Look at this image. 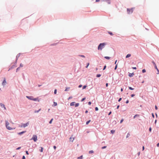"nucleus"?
I'll use <instances>...</instances> for the list:
<instances>
[{
    "instance_id": "54",
    "label": "nucleus",
    "mask_w": 159,
    "mask_h": 159,
    "mask_svg": "<svg viewBox=\"0 0 159 159\" xmlns=\"http://www.w3.org/2000/svg\"><path fill=\"white\" fill-rule=\"evenodd\" d=\"M157 147H159V143H158L157 145Z\"/></svg>"
},
{
    "instance_id": "13",
    "label": "nucleus",
    "mask_w": 159,
    "mask_h": 159,
    "mask_svg": "<svg viewBox=\"0 0 159 159\" xmlns=\"http://www.w3.org/2000/svg\"><path fill=\"white\" fill-rule=\"evenodd\" d=\"M9 124V123L7 121H6V127H7V126H8V125Z\"/></svg>"
},
{
    "instance_id": "16",
    "label": "nucleus",
    "mask_w": 159,
    "mask_h": 159,
    "mask_svg": "<svg viewBox=\"0 0 159 159\" xmlns=\"http://www.w3.org/2000/svg\"><path fill=\"white\" fill-rule=\"evenodd\" d=\"M131 56V55L130 54H127L126 57V58H128V57H130Z\"/></svg>"
},
{
    "instance_id": "21",
    "label": "nucleus",
    "mask_w": 159,
    "mask_h": 159,
    "mask_svg": "<svg viewBox=\"0 0 159 159\" xmlns=\"http://www.w3.org/2000/svg\"><path fill=\"white\" fill-rule=\"evenodd\" d=\"M111 133L112 134H114L115 132V130H111Z\"/></svg>"
},
{
    "instance_id": "58",
    "label": "nucleus",
    "mask_w": 159,
    "mask_h": 159,
    "mask_svg": "<svg viewBox=\"0 0 159 159\" xmlns=\"http://www.w3.org/2000/svg\"><path fill=\"white\" fill-rule=\"evenodd\" d=\"M129 102V100H127V101H126V103H128Z\"/></svg>"
},
{
    "instance_id": "56",
    "label": "nucleus",
    "mask_w": 159,
    "mask_h": 159,
    "mask_svg": "<svg viewBox=\"0 0 159 159\" xmlns=\"http://www.w3.org/2000/svg\"><path fill=\"white\" fill-rule=\"evenodd\" d=\"M152 117H153V118H154V114H153V113H152Z\"/></svg>"
},
{
    "instance_id": "53",
    "label": "nucleus",
    "mask_w": 159,
    "mask_h": 159,
    "mask_svg": "<svg viewBox=\"0 0 159 159\" xmlns=\"http://www.w3.org/2000/svg\"><path fill=\"white\" fill-rule=\"evenodd\" d=\"M22 159H25V156H23V157Z\"/></svg>"
},
{
    "instance_id": "20",
    "label": "nucleus",
    "mask_w": 159,
    "mask_h": 159,
    "mask_svg": "<svg viewBox=\"0 0 159 159\" xmlns=\"http://www.w3.org/2000/svg\"><path fill=\"white\" fill-rule=\"evenodd\" d=\"M108 33L110 34V35H113V34L112 33V32H109V31H108Z\"/></svg>"
},
{
    "instance_id": "19",
    "label": "nucleus",
    "mask_w": 159,
    "mask_h": 159,
    "mask_svg": "<svg viewBox=\"0 0 159 159\" xmlns=\"http://www.w3.org/2000/svg\"><path fill=\"white\" fill-rule=\"evenodd\" d=\"M79 105V103H76L75 105V107H78Z\"/></svg>"
},
{
    "instance_id": "3",
    "label": "nucleus",
    "mask_w": 159,
    "mask_h": 159,
    "mask_svg": "<svg viewBox=\"0 0 159 159\" xmlns=\"http://www.w3.org/2000/svg\"><path fill=\"white\" fill-rule=\"evenodd\" d=\"M31 140H33L34 142H36L37 140V135H33V137L31 139Z\"/></svg>"
},
{
    "instance_id": "44",
    "label": "nucleus",
    "mask_w": 159,
    "mask_h": 159,
    "mask_svg": "<svg viewBox=\"0 0 159 159\" xmlns=\"http://www.w3.org/2000/svg\"><path fill=\"white\" fill-rule=\"evenodd\" d=\"M91 104V102H88V104L89 105H90Z\"/></svg>"
},
{
    "instance_id": "42",
    "label": "nucleus",
    "mask_w": 159,
    "mask_h": 159,
    "mask_svg": "<svg viewBox=\"0 0 159 159\" xmlns=\"http://www.w3.org/2000/svg\"><path fill=\"white\" fill-rule=\"evenodd\" d=\"M106 148V146H104L102 147V149H103Z\"/></svg>"
},
{
    "instance_id": "36",
    "label": "nucleus",
    "mask_w": 159,
    "mask_h": 159,
    "mask_svg": "<svg viewBox=\"0 0 159 159\" xmlns=\"http://www.w3.org/2000/svg\"><path fill=\"white\" fill-rule=\"evenodd\" d=\"M130 134H129V133H128V134H127V135L126 137H127V138L128 137H129V136H130Z\"/></svg>"
},
{
    "instance_id": "61",
    "label": "nucleus",
    "mask_w": 159,
    "mask_h": 159,
    "mask_svg": "<svg viewBox=\"0 0 159 159\" xmlns=\"http://www.w3.org/2000/svg\"><path fill=\"white\" fill-rule=\"evenodd\" d=\"M26 153L27 155L29 154V153H28V152L27 151H26Z\"/></svg>"
},
{
    "instance_id": "11",
    "label": "nucleus",
    "mask_w": 159,
    "mask_h": 159,
    "mask_svg": "<svg viewBox=\"0 0 159 159\" xmlns=\"http://www.w3.org/2000/svg\"><path fill=\"white\" fill-rule=\"evenodd\" d=\"M25 131H22L21 132H19V133H18V134L19 135H21L22 134H23L25 133Z\"/></svg>"
},
{
    "instance_id": "43",
    "label": "nucleus",
    "mask_w": 159,
    "mask_h": 159,
    "mask_svg": "<svg viewBox=\"0 0 159 159\" xmlns=\"http://www.w3.org/2000/svg\"><path fill=\"white\" fill-rule=\"evenodd\" d=\"M80 56L81 57H85L83 55H80Z\"/></svg>"
},
{
    "instance_id": "31",
    "label": "nucleus",
    "mask_w": 159,
    "mask_h": 159,
    "mask_svg": "<svg viewBox=\"0 0 159 159\" xmlns=\"http://www.w3.org/2000/svg\"><path fill=\"white\" fill-rule=\"evenodd\" d=\"M70 87L66 88L65 90V91H67L68 90L70 89Z\"/></svg>"
},
{
    "instance_id": "9",
    "label": "nucleus",
    "mask_w": 159,
    "mask_h": 159,
    "mask_svg": "<svg viewBox=\"0 0 159 159\" xmlns=\"http://www.w3.org/2000/svg\"><path fill=\"white\" fill-rule=\"evenodd\" d=\"M152 63L153 64V65H154V67H155V68L156 69V70H157V66L156 65V64H155V62L153 61H152Z\"/></svg>"
},
{
    "instance_id": "23",
    "label": "nucleus",
    "mask_w": 159,
    "mask_h": 159,
    "mask_svg": "<svg viewBox=\"0 0 159 159\" xmlns=\"http://www.w3.org/2000/svg\"><path fill=\"white\" fill-rule=\"evenodd\" d=\"M93 153V150H91L89 151V154H91Z\"/></svg>"
},
{
    "instance_id": "35",
    "label": "nucleus",
    "mask_w": 159,
    "mask_h": 159,
    "mask_svg": "<svg viewBox=\"0 0 159 159\" xmlns=\"http://www.w3.org/2000/svg\"><path fill=\"white\" fill-rule=\"evenodd\" d=\"M85 98H83L81 99V101H82V102L84 100H85Z\"/></svg>"
},
{
    "instance_id": "15",
    "label": "nucleus",
    "mask_w": 159,
    "mask_h": 159,
    "mask_svg": "<svg viewBox=\"0 0 159 159\" xmlns=\"http://www.w3.org/2000/svg\"><path fill=\"white\" fill-rule=\"evenodd\" d=\"M75 102H71L70 103V106H74L75 105Z\"/></svg>"
},
{
    "instance_id": "7",
    "label": "nucleus",
    "mask_w": 159,
    "mask_h": 159,
    "mask_svg": "<svg viewBox=\"0 0 159 159\" xmlns=\"http://www.w3.org/2000/svg\"><path fill=\"white\" fill-rule=\"evenodd\" d=\"M26 98H28V99H30V100H33V97L32 96H26Z\"/></svg>"
},
{
    "instance_id": "32",
    "label": "nucleus",
    "mask_w": 159,
    "mask_h": 159,
    "mask_svg": "<svg viewBox=\"0 0 159 159\" xmlns=\"http://www.w3.org/2000/svg\"><path fill=\"white\" fill-rule=\"evenodd\" d=\"M142 71L143 73H145L146 72V70L144 69L142 70Z\"/></svg>"
},
{
    "instance_id": "12",
    "label": "nucleus",
    "mask_w": 159,
    "mask_h": 159,
    "mask_svg": "<svg viewBox=\"0 0 159 159\" xmlns=\"http://www.w3.org/2000/svg\"><path fill=\"white\" fill-rule=\"evenodd\" d=\"M134 75V74L133 73H129V76L130 77H132Z\"/></svg>"
},
{
    "instance_id": "38",
    "label": "nucleus",
    "mask_w": 159,
    "mask_h": 159,
    "mask_svg": "<svg viewBox=\"0 0 159 159\" xmlns=\"http://www.w3.org/2000/svg\"><path fill=\"white\" fill-rule=\"evenodd\" d=\"M123 120H124V119H122L121 120H120V123H121Z\"/></svg>"
},
{
    "instance_id": "37",
    "label": "nucleus",
    "mask_w": 159,
    "mask_h": 159,
    "mask_svg": "<svg viewBox=\"0 0 159 159\" xmlns=\"http://www.w3.org/2000/svg\"><path fill=\"white\" fill-rule=\"evenodd\" d=\"M23 66V65H22L21 63L20 64L19 67H22Z\"/></svg>"
},
{
    "instance_id": "27",
    "label": "nucleus",
    "mask_w": 159,
    "mask_h": 159,
    "mask_svg": "<svg viewBox=\"0 0 159 159\" xmlns=\"http://www.w3.org/2000/svg\"><path fill=\"white\" fill-rule=\"evenodd\" d=\"M129 89L130 90H133L134 89V88H132V87H129Z\"/></svg>"
},
{
    "instance_id": "6",
    "label": "nucleus",
    "mask_w": 159,
    "mask_h": 159,
    "mask_svg": "<svg viewBox=\"0 0 159 159\" xmlns=\"http://www.w3.org/2000/svg\"><path fill=\"white\" fill-rule=\"evenodd\" d=\"M0 106H1V107H2V108H4V110H6V107H5V105L4 104H2V103H1L0 104Z\"/></svg>"
},
{
    "instance_id": "26",
    "label": "nucleus",
    "mask_w": 159,
    "mask_h": 159,
    "mask_svg": "<svg viewBox=\"0 0 159 159\" xmlns=\"http://www.w3.org/2000/svg\"><path fill=\"white\" fill-rule=\"evenodd\" d=\"M38 98H33V99L32 100L34 101H36L38 100Z\"/></svg>"
},
{
    "instance_id": "46",
    "label": "nucleus",
    "mask_w": 159,
    "mask_h": 159,
    "mask_svg": "<svg viewBox=\"0 0 159 159\" xmlns=\"http://www.w3.org/2000/svg\"><path fill=\"white\" fill-rule=\"evenodd\" d=\"M106 66H105L103 68V70H104L106 69Z\"/></svg>"
},
{
    "instance_id": "41",
    "label": "nucleus",
    "mask_w": 159,
    "mask_h": 159,
    "mask_svg": "<svg viewBox=\"0 0 159 159\" xmlns=\"http://www.w3.org/2000/svg\"><path fill=\"white\" fill-rule=\"evenodd\" d=\"M135 96V94H132V95H131V97H134V96Z\"/></svg>"
},
{
    "instance_id": "45",
    "label": "nucleus",
    "mask_w": 159,
    "mask_h": 159,
    "mask_svg": "<svg viewBox=\"0 0 159 159\" xmlns=\"http://www.w3.org/2000/svg\"><path fill=\"white\" fill-rule=\"evenodd\" d=\"M157 74H159V70H158V69H157Z\"/></svg>"
},
{
    "instance_id": "62",
    "label": "nucleus",
    "mask_w": 159,
    "mask_h": 159,
    "mask_svg": "<svg viewBox=\"0 0 159 159\" xmlns=\"http://www.w3.org/2000/svg\"><path fill=\"white\" fill-rule=\"evenodd\" d=\"M72 98V97H69V99H71Z\"/></svg>"
},
{
    "instance_id": "49",
    "label": "nucleus",
    "mask_w": 159,
    "mask_h": 159,
    "mask_svg": "<svg viewBox=\"0 0 159 159\" xmlns=\"http://www.w3.org/2000/svg\"><path fill=\"white\" fill-rule=\"evenodd\" d=\"M121 100V98H120L119 99V100H118V101L119 102H120Z\"/></svg>"
},
{
    "instance_id": "57",
    "label": "nucleus",
    "mask_w": 159,
    "mask_h": 159,
    "mask_svg": "<svg viewBox=\"0 0 159 159\" xmlns=\"http://www.w3.org/2000/svg\"><path fill=\"white\" fill-rule=\"evenodd\" d=\"M111 111H110V112H109V113L108 114V115H110L111 114Z\"/></svg>"
},
{
    "instance_id": "5",
    "label": "nucleus",
    "mask_w": 159,
    "mask_h": 159,
    "mask_svg": "<svg viewBox=\"0 0 159 159\" xmlns=\"http://www.w3.org/2000/svg\"><path fill=\"white\" fill-rule=\"evenodd\" d=\"M6 83H7V82L6 81V79H5V78H4V80L2 83V85L3 86H4V85H6Z\"/></svg>"
},
{
    "instance_id": "25",
    "label": "nucleus",
    "mask_w": 159,
    "mask_h": 159,
    "mask_svg": "<svg viewBox=\"0 0 159 159\" xmlns=\"http://www.w3.org/2000/svg\"><path fill=\"white\" fill-rule=\"evenodd\" d=\"M105 58L107 59H110V57H105Z\"/></svg>"
},
{
    "instance_id": "1",
    "label": "nucleus",
    "mask_w": 159,
    "mask_h": 159,
    "mask_svg": "<svg viewBox=\"0 0 159 159\" xmlns=\"http://www.w3.org/2000/svg\"><path fill=\"white\" fill-rule=\"evenodd\" d=\"M105 45L106 44L104 43H100L98 46V49L101 50L104 47Z\"/></svg>"
},
{
    "instance_id": "8",
    "label": "nucleus",
    "mask_w": 159,
    "mask_h": 159,
    "mask_svg": "<svg viewBox=\"0 0 159 159\" xmlns=\"http://www.w3.org/2000/svg\"><path fill=\"white\" fill-rule=\"evenodd\" d=\"M6 128H7L8 129V130H12V129H15V128H11V127H9V126H7V127H6Z\"/></svg>"
},
{
    "instance_id": "30",
    "label": "nucleus",
    "mask_w": 159,
    "mask_h": 159,
    "mask_svg": "<svg viewBox=\"0 0 159 159\" xmlns=\"http://www.w3.org/2000/svg\"><path fill=\"white\" fill-rule=\"evenodd\" d=\"M101 76V75L99 74H97L96 75V77H100V76Z\"/></svg>"
},
{
    "instance_id": "51",
    "label": "nucleus",
    "mask_w": 159,
    "mask_h": 159,
    "mask_svg": "<svg viewBox=\"0 0 159 159\" xmlns=\"http://www.w3.org/2000/svg\"><path fill=\"white\" fill-rule=\"evenodd\" d=\"M117 67V65H116L115 68V70H116Z\"/></svg>"
},
{
    "instance_id": "22",
    "label": "nucleus",
    "mask_w": 159,
    "mask_h": 159,
    "mask_svg": "<svg viewBox=\"0 0 159 159\" xmlns=\"http://www.w3.org/2000/svg\"><path fill=\"white\" fill-rule=\"evenodd\" d=\"M83 158V156L82 155L80 157H78V159H81Z\"/></svg>"
},
{
    "instance_id": "10",
    "label": "nucleus",
    "mask_w": 159,
    "mask_h": 159,
    "mask_svg": "<svg viewBox=\"0 0 159 159\" xmlns=\"http://www.w3.org/2000/svg\"><path fill=\"white\" fill-rule=\"evenodd\" d=\"M74 139V138L72 137H70V141H71L72 142H73V140Z\"/></svg>"
},
{
    "instance_id": "33",
    "label": "nucleus",
    "mask_w": 159,
    "mask_h": 159,
    "mask_svg": "<svg viewBox=\"0 0 159 159\" xmlns=\"http://www.w3.org/2000/svg\"><path fill=\"white\" fill-rule=\"evenodd\" d=\"M86 86H87L86 85H84V86H83V89H84L85 88H86Z\"/></svg>"
},
{
    "instance_id": "64",
    "label": "nucleus",
    "mask_w": 159,
    "mask_h": 159,
    "mask_svg": "<svg viewBox=\"0 0 159 159\" xmlns=\"http://www.w3.org/2000/svg\"><path fill=\"white\" fill-rule=\"evenodd\" d=\"M85 112L86 113H87L88 112V111L87 110Z\"/></svg>"
},
{
    "instance_id": "29",
    "label": "nucleus",
    "mask_w": 159,
    "mask_h": 159,
    "mask_svg": "<svg viewBox=\"0 0 159 159\" xmlns=\"http://www.w3.org/2000/svg\"><path fill=\"white\" fill-rule=\"evenodd\" d=\"M90 120H89V121H87L86 122V125H88L89 124V123L90 122Z\"/></svg>"
},
{
    "instance_id": "40",
    "label": "nucleus",
    "mask_w": 159,
    "mask_h": 159,
    "mask_svg": "<svg viewBox=\"0 0 159 159\" xmlns=\"http://www.w3.org/2000/svg\"><path fill=\"white\" fill-rule=\"evenodd\" d=\"M89 63H87V66H86V68H87V67H88V66H89Z\"/></svg>"
},
{
    "instance_id": "28",
    "label": "nucleus",
    "mask_w": 159,
    "mask_h": 159,
    "mask_svg": "<svg viewBox=\"0 0 159 159\" xmlns=\"http://www.w3.org/2000/svg\"><path fill=\"white\" fill-rule=\"evenodd\" d=\"M53 105L54 106H56L57 105V104L56 102H54Z\"/></svg>"
},
{
    "instance_id": "17",
    "label": "nucleus",
    "mask_w": 159,
    "mask_h": 159,
    "mask_svg": "<svg viewBox=\"0 0 159 159\" xmlns=\"http://www.w3.org/2000/svg\"><path fill=\"white\" fill-rule=\"evenodd\" d=\"M41 110V109L40 108V109H39V110H38V111H34V113H38L39 112L40 110Z\"/></svg>"
},
{
    "instance_id": "63",
    "label": "nucleus",
    "mask_w": 159,
    "mask_h": 159,
    "mask_svg": "<svg viewBox=\"0 0 159 159\" xmlns=\"http://www.w3.org/2000/svg\"><path fill=\"white\" fill-rule=\"evenodd\" d=\"M108 85V83H106V87H107Z\"/></svg>"
},
{
    "instance_id": "39",
    "label": "nucleus",
    "mask_w": 159,
    "mask_h": 159,
    "mask_svg": "<svg viewBox=\"0 0 159 159\" xmlns=\"http://www.w3.org/2000/svg\"><path fill=\"white\" fill-rule=\"evenodd\" d=\"M54 94H56L57 93V89H55L54 92Z\"/></svg>"
},
{
    "instance_id": "14",
    "label": "nucleus",
    "mask_w": 159,
    "mask_h": 159,
    "mask_svg": "<svg viewBox=\"0 0 159 159\" xmlns=\"http://www.w3.org/2000/svg\"><path fill=\"white\" fill-rule=\"evenodd\" d=\"M40 149H39V150L41 152H43V148L42 147H40Z\"/></svg>"
},
{
    "instance_id": "52",
    "label": "nucleus",
    "mask_w": 159,
    "mask_h": 159,
    "mask_svg": "<svg viewBox=\"0 0 159 159\" xmlns=\"http://www.w3.org/2000/svg\"><path fill=\"white\" fill-rule=\"evenodd\" d=\"M155 108L156 110H157V106H155Z\"/></svg>"
},
{
    "instance_id": "2",
    "label": "nucleus",
    "mask_w": 159,
    "mask_h": 159,
    "mask_svg": "<svg viewBox=\"0 0 159 159\" xmlns=\"http://www.w3.org/2000/svg\"><path fill=\"white\" fill-rule=\"evenodd\" d=\"M29 122H28L26 123V124H22L21 125H19V126L21 128H22L23 127H26L29 124Z\"/></svg>"
},
{
    "instance_id": "47",
    "label": "nucleus",
    "mask_w": 159,
    "mask_h": 159,
    "mask_svg": "<svg viewBox=\"0 0 159 159\" xmlns=\"http://www.w3.org/2000/svg\"><path fill=\"white\" fill-rule=\"evenodd\" d=\"M19 68H20V67H18V68H17V69L16 70V72L18 71V70H19Z\"/></svg>"
},
{
    "instance_id": "34",
    "label": "nucleus",
    "mask_w": 159,
    "mask_h": 159,
    "mask_svg": "<svg viewBox=\"0 0 159 159\" xmlns=\"http://www.w3.org/2000/svg\"><path fill=\"white\" fill-rule=\"evenodd\" d=\"M95 110L96 111H97L98 110V107H96L95 108Z\"/></svg>"
},
{
    "instance_id": "48",
    "label": "nucleus",
    "mask_w": 159,
    "mask_h": 159,
    "mask_svg": "<svg viewBox=\"0 0 159 159\" xmlns=\"http://www.w3.org/2000/svg\"><path fill=\"white\" fill-rule=\"evenodd\" d=\"M151 130H152V128L151 127H150L149 128V131L151 132Z\"/></svg>"
},
{
    "instance_id": "24",
    "label": "nucleus",
    "mask_w": 159,
    "mask_h": 159,
    "mask_svg": "<svg viewBox=\"0 0 159 159\" xmlns=\"http://www.w3.org/2000/svg\"><path fill=\"white\" fill-rule=\"evenodd\" d=\"M53 120V118L50 121L49 123L50 124H51L52 123V121Z\"/></svg>"
},
{
    "instance_id": "4",
    "label": "nucleus",
    "mask_w": 159,
    "mask_h": 159,
    "mask_svg": "<svg viewBox=\"0 0 159 159\" xmlns=\"http://www.w3.org/2000/svg\"><path fill=\"white\" fill-rule=\"evenodd\" d=\"M133 8H131L130 9H127V13L129 14L132 13L133 12Z\"/></svg>"
},
{
    "instance_id": "55",
    "label": "nucleus",
    "mask_w": 159,
    "mask_h": 159,
    "mask_svg": "<svg viewBox=\"0 0 159 159\" xmlns=\"http://www.w3.org/2000/svg\"><path fill=\"white\" fill-rule=\"evenodd\" d=\"M133 69L136 70V69L137 68H136V67H133Z\"/></svg>"
},
{
    "instance_id": "18",
    "label": "nucleus",
    "mask_w": 159,
    "mask_h": 159,
    "mask_svg": "<svg viewBox=\"0 0 159 159\" xmlns=\"http://www.w3.org/2000/svg\"><path fill=\"white\" fill-rule=\"evenodd\" d=\"M139 116V115H138V114H136L134 116V119L136 117H137V116Z\"/></svg>"
},
{
    "instance_id": "50",
    "label": "nucleus",
    "mask_w": 159,
    "mask_h": 159,
    "mask_svg": "<svg viewBox=\"0 0 159 159\" xmlns=\"http://www.w3.org/2000/svg\"><path fill=\"white\" fill-rule=\"evenodd\" d=\"M53 148L55 149L56 148V147L55 146H53Z\"/></svg>"
},
{
    "instance_id": "59",
    "label": "nucleus",
    "mask_w": 159,
    "mask_h": 159,
    "mask_svg": "<svg viewBox=\"0 0 159 159\" xmlns=\"http://www.w3.org/2000/svg\"><path fill=\"white\" fill-rule=\"evenodd\" d=\"M82 87V85H79V88H80V87Z\"/></svg>"
},
{
    "instance_id": "60",
    "label": "nucleus",
    "mask_w": 159,
    "mask_h": 159,
    "mask_svg": "<svg viewBox=\"0 0 159 159\" xmlns=\"http://www.w3.org/2000/svg\"><path fill=\"white\" fill-rule=\"evenodd\" d=\"M20 147H18V148H17L16 149L17 150H18V149H20Z\"/></svg>"
}]
</instances>
